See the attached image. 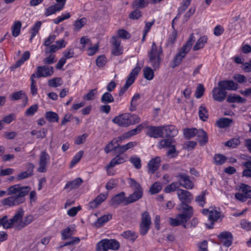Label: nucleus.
Masks as SVG:
<instances>
[{
    "label": "nucleus",
    "instance_id": "obj_1",
    "mask_svg": "<svg viewBox=\"0 0 251 251\" xmlns=\"http://www.w3.org/2000/svg\"><path fill=\"white\" fill-rule=\"evenodd\" d=\"M30 190L31 188L28 186H22L20 184L11 186L7 189V195L12 196L3 199L2 204L9 206L18 205L25 201V197Z\"/></svg>",
    "mask_w": 251,
    "mask_h": 251
},
{
    "label": "nucleus",
    "instance_id": "obj_2",
    "mask_svg": "<svg viewBox=\"0 0 251 251\" xmlns=\"http://www.w3.org/2000/svg\"><path fill=\"white\" fill-rule=\"evenodd\" d=\"M177 195L181 201L178 209L183 212L179 217L183 221H188L193 214V207L188 204L193 200V195L190 192L181 189H178Z\"/></svg>",
    "mask_w": 251,
    "mask_h": 251
},
{
    "label": "nucleus",
    "instance_id": "obj_3",
    "mask_svg": "<svg viewBox=\"0 0 251 251\" xmlns=\"http://www.w3.org/2000/svg\"><path fill=\"white\" fill-rule=\"evenodd\" d=\"M163 50L161 46H157L155 42H153L150 51L148 52L149 63L151 64L154 71L160 67L163 60Z\"/></svg>",
    "mask_w": 251,
    "mask_h": 251
},
{
    "label": "nucleus",
    "instance_id": "obj_4",
    "mask_svg": "<svg viewBox=\"0 0 251 251\" xmlns=\"http://www.w3.org/2000/svg\"><path fill=\"white\" fill-rule=\"evenodd\" d=\"M112 122L120 126L126 127L130 125L139 123L140 122V119L137 115L125 113L114 118Z\"/></svg>",
    "mask_w": 251,
    "mask_h": 251
},
{
    "label": "nucleus",
    "instance_id": "obj_5",
    "mask_svg": "<svg viewBox=\"0 0 251 251\" xmlns=\"http://www.w3.org/2000/svg\"><path fill=\"white\" fill-rule=\"evenodd\" d=\"M24 215L23 208H20L16 211L15 215L10 220L8 219L7 215L4 216L0 219V226H2L4 229H9L15 227V225L21 220Z\"/></svg>",
    "mask_w": 251,
    "mask_h": 251
},
{
    "label": "nucleus",
    "instance_id": "obj_6",
    "mask_svg": "<svg viewBox=\"0 0 251 251\" xmlns=\"http://www.w3.org/2000/svg\"><path fill=\"white\" fill-rule=\"evenodd\" d=\"M120 243L115 239H104L99 242L96 247V251H108V250H118Z\"/></svg>",
    "mask_w": 251,
    "mask_h": 251
},
{
    "label": "nucleus",
    "instance_id": "obj_7",
    "mask_svg": "<svg viewBox=\"0 0 251 251\" xmlns=\"http://www.w3.org/2000/svg\"><path fill=\"white\" fill-rule=\"evenodd\" d=\"M141 68L140 67L136 66L129 74L125 84L121 89L119 91V95L120 96H122L125 92L128 89V88L133 83L136 78V77L138 75V73L140 71Z\"/></svg>",
    "mask_w": 251,
    "mask_h": 251
},
{
    "label": "nucleus",
    "instance_id": "obj_8",
    "mask_svg": "<svg viewBox=\"0 0 251 251\" xmlns=\"http://www.w3.org/2000/svg\"><path fill=\"white\" fill-rule=\"evenodd\" d=\"M151 224V218L147 211L142 214L141 222L140 224V233L142 235H146L150 229Z\"/></svg>",
    "mask_w": 251,
    "mask_h": 251
},
{
    "label": "nucleus",
    "instance_id": "obj_9",
    "mask_svg": "<svg viewBox=\"0 0 251 251\" xmlns=\"http://www.w3.org/2000/svg\"><path fill=\"white\" fill-rule=\"evenodd\" d=\"M179 185L186 189H192L194 187L193 182L190 179L188 175L184 173H179L176 176Z\"/></svg>",
    "mask_w": 251,
    "mask_h": 251
},
{
    "label": "nucleus",
    "instance_id": "obj_10",
    "mask_svg": "<svg viewBox=\"0 0 251 251\" xmlns=\"http://www.w3.org/2000/svg\"><path fill=\"white\" fill-rule=\"evenodd\" d=\"M53 73L54 69L52 66L44 65L38 66L35 74L36 77H46L52 75Z\"/></svg>",
    "mask_w": 251,
    "mask_h": 251
},
{
    "label": "nucleus",
    "instance_id": "obj_11",
    "mask_svg": "<svg viewBox=\"0 0 251 251\" xmlns=\"http://www.w3.org/2000/svg\"><path fill=\"white\" fill-rule=\"evenodd\" d=\"M50 159V156L46 151L41 152L39 165L37 171L40 173H45L47 171L46 167Z\"/></svg>",
    "mask_w": 251,
    "mask_h": 251
},
{
    "label": "nucleus",
    "instance_id": "obj_12",
    "mask_svg": "<svg viewBox=\"0 0 251 251\" xmlns=\"http://www.w3.org/2000/svg\"><path fill=\"white\" fill-rule=\"evenodd\" d=\"M147 128L146 134L150 137L157 138L164 136L163 126H149Z\"/></svg>",
    "mask_w": 251,
    "mask_h": 251
},
{
    "label": "nucleus",
    "instance_id": "obj_13",
    "mask_svg": "<svg viewBox=\"0 0 251 251\" xmlns=\"http://www.w3.org/2000/svg\"><path fill=\"white\" fill-rule=\"evenodd\" d=\"M212 94L214 100L218 102H222L225 100L227 93L225 90H223L220 86H218L213 88Z\"/></svg>",
    "mask_w": 251,
    "mask_h": 251
},
{
    "label": "nucleus",
    "instance_id": "obj_14",
    "mask_svg": "<svg viewBox=\"0 0 251 251\" xmlns=\"http://www.w3.org/2000/svg\"><path fill=\"white\" fill-rule=\"evenodd\" d=\"M218 86H220L223 90H236L238 89V84L234 82L232 80H224L218 82Z\"/></svg>",
    "mask_w": 251,
    "mask_h": 251
},
{
    "label": "nucleus",
    "instance_id": "obj_15",
    "mask_svg": "<svg viewBox=\"0 0 251 251\" xmlns=\"http://www.w3.org/2000/svg\"><path fill=\"white\" fill-rule=\"evenodd\" d=\"M218 237L224 246L228 247L232 243V236L230 232L224 231L218 235Z\"/></svg>",
    "mask_w": 251,
    "mask_h": 251
},
{
    "label": "nucleus",
    "instance_id": "obj_16",
    "mask_svg": "<svg viewBox=\"0 0 251 251\" xmlns=\"http://www.w3.org/2000/svg\"><path fill=\"white\" fill-rule=\"evenodd\" d=\"M160 162V157L156 156L152 158L148 164V173L150 174H154L158 169Z\"/></svg>",
    "mask_w": 251,
    "mask_h": 251
},
{
    "label": "nucleus",
    "instance_id": "obj_17",
    "mask_svg": "<svg viewBox=\"0 0 251 251\" xmlns=\"http://www.w3.org/2000/svg\"><path fill=\"white\" fill-rule=\"evenodd\" d=\"M188 53L183 49H180L176 55L174 59L171 64V67L175 68L178 66L181 62L182 59L185 57L186 54Z\"/></svg>",
    "mask_w": 251,
    "mask_h": 251
},
{
    "label": "nucleus",
    "instance_id": "obj_18",
    "mask_svg": "<svg viewBox=\"0 0 251 251\" xmlns=\"http://www.w3.org/2000/svg\"><path fill=\"white\" fill-rule=\"evenodd\" d=\"M107 196V193H106L105 194H100L93 201L89 202V206L90 208L94 209L97 208L99 205H100L103 201H104L106 199Z\"/></svg>",
    "mask_w": 251,
    "mask_h": 251
},
{
    "label": "nucleus",
    "instance_id": "obj_19",
    "mask_svg": "<svg viewBox=\"0 0 251 251\" xmlns=\"http://www.w3.org/2000/svg\"><path fill=\"white\" fill-rule=\"evenodd\" d=\"M143 190H134L133 193L126 199V205L136 201L143 196Z\"/></svg>",
    "mask_w": 251,
    "mask_h": 251
},
{
    "label": "nucleus",
    "instance_id": "obj_20",
    "mask_svg": "<svg viewBox=\"0 0 251 251\" xmlns=\"http://www.w3.org/2000/svg\"><path fill=\"white\" fill-rule=\"evenodd\" d=\"M221 217V212L215 209L211 210L209 212V215L208 216V220L210 221V223L209 225H207L209 228H212L214 222L217 221Z\"/></svg>",
    "mask_w": 251,
    "mask_h": 251
},
{
    "label": "nucleus",
    "instance_id": "obj_21",
    "mask_svg": "<svg viewBox=\"0 0 251 251\" xmlns=\"http://www.w3.org/2000/svg\"><path fill=\"white\" fill-rule=\"evenodd\" d=\"M164 135L167 137H174L176 136L178 133L177 129L173 125L163 126Z\"/></svg>",
    "mask_w": 251,
    "mask_h": 251
},
{
    "label": "nucleus",
    "instance_id": "obj_22",
    "mask_svg": "<svg viewBox=\"0 0 251 251\" xmlns=\"http://www.w3.org/2000/svg\"><path fill=\"white\" fill-rule=\"evenodd\" d=\"M126 199L125 193L121 192L115 195L112 200L111 205L114 206H117L122 202H124L126 205Z\"/></svg>",
    "mask_w": 251,
    "mask_h": 251
},
{
    "label": "nucleus",
    "instance_id": "obj_23",
    "mask_svg": "<svg viewBox=\"0 0 251 251\" xmlns=\"http://www.w3.org/2000/svg\"><path fill=\"white\" fill-rule=\"evenodd\" d=\"M22 219L15 226V227L18 230L21 229L22 228L31 223L33 220V218L31 215H28L25 218L24 221H23Z\"/></svg>",
    "mask_w": 251,
    "mask_h": 251
},
{
    "label": "nucleus",
    "instance_id": "obj_24",
    "mask_svg": "<svg viewBox=\"0 0 251 251\" xmlns=\"http://www.w3.org/2000/svg\"><path fill=\"white\" fill-rule=\"evenodd\" d=\"M75 229L74 226H70L63 229L61 231L62 239L64 240L71 238L72 235L74 234Z\"/></svg>",
    "mask_w": 251,
    "mask_h": 251
},
{
    "label": "nucleus",
    "instance_id": "obj_25",
    "mask_svg": "<svg viewBox=\"0 0 251 251\" xmlns=\"http://www.w3.org/2000/svg\"><path fill=\"white\" fill-rule=\"evenodd\" d=\"M146 126L145 123H142L137 126L135 128L131 129L129 131L125 133L123 135V137L124 138H128L131 136L135 135L138 134Z\"/></svg>",
    "mask_w": 251,
    "mask_h": 251
},
{
    "label": "nucleus",
    "instance_id": "obj_26",
    "mask_svg": "<svg viewBox=\"0 0 251 251\" xmlns=\"http://www.w3.org/2000/svg\"><path fill=\"white\" fill-rule=\"evenodd\" d=\"M118 140L114 138L104 148V151L106 153H108L112 151H115L117 153V149L118 148Z\"/></svg>",
    "mask_w": 251,
    "mask_h": 251
},
{
    "label": "nucleus",
    "instance_id": "obj_27",
    "mask_svg": "<svg viewBox=\"0 0 251 251\" xmlns=\"http://www.w3.org/2000/svg\"><path fill=\"white\" fill-rule=\"evenodd\" d=\"M83 180L80 178H77L72 181L68 182L65 187V189H69L70 190L73 189L77 188L82 183Z\"/></svg>",
    "mask_w": 251,
    "mask_h": 251
},
{
    "label": "nucleus",
    "instance_id": "obj_28",
    "mask_svg": "<svg viewBox=\"0 0 251 251\" xmlns=\"http://www.w3.org/2000/svg\"><path fill=\"white\" fill-rule=\"evenodd\" d=\"M197 136L200 144L201 146L205 145L208 142V136L205 131L202 129H199L198 132Z\"/></svg>",
    "mask_w": 251,
    "mask_h": 251
},
{
    "label": "nucleus",
    "instance_id": "obj_29",
    "mask_svg": "<svg viewBox=\"0 0 251 251\" xmlns=\"http://www.w3.org/2000/svg\"><path fill=\"white\" fill-rule=\"evenodd\" d=\"M232 122V119L222 118L216 122V125L220 128H225L229 126Z\"/></svg>",
    "mask_w": 251,
    "mask_h": 251
},
{
    "label": "nucleus",
    "instance_id": "obj_30",
    "mask_svg": "<svg viewBox=\"0 0 251 251\" xmlns=\"http://www.w3.org/2000/svg\"><path fill=\"white\" fill-rule=\"evenodd\" d=\"M63 9V5L59 6L57 4L51 5L46 9L45 15L49 16L55 13L56 11H59Z\"/></svg>",
    "mask_w": 251,
    "mask_h": 251
},
{
    "label": "nucleus",
    "instance_id": "obj_31",
    "mask_svg": "<svg viewBox=\"0 0 251 251\" xmlns=\"http://www.w3.org/2000/svg\"><path fill=\"white\" fill-rule=\"evenodd\" d=\"M199 115L201 120L206 121L208 117V113L207 108L204 104H201L199 110Z\"/></svg>",
    "mask_w": 251,
    "mask_h": 251
},
{
    "label": "nucleus",
    "instance_id": "obj_32",
    "mask_svg": "<svg viewBox=\"0 0 251 251\" xmlns=\"http://www.w3.org/2000/svg\"><path fill=\"white\" fill-rule=\"evenodd\" d=\"M46 119L50 123L58 122L59 120L58 115L54 112L48 111L45 115Z\"/></svg>",
    "mask_w": 251,
    "mask_h": 251
},
{
    "label": "nucleus",
    "instance_id": "obj_33",
    "mask_svg": "<svg viewBox=\"0 0 251 251\" xmlns=\"http://www.w3.org/2000/svg\"><path fill=\"white\" fill-rule=\"evenodd\" d=\"M101 102L104 104H108L114 101V98L111 93L108 92H105L100 99Z\"/></svg>",
    "mask_w": 251,
    "mask_h": 251
},
{
    "label": "nucleus",
    "instance_id": "obj_34",
    "mask_svg": "<svg viewBox=\"0 0 251 251\" xmlns=\"http://www.w3.org/2000/svg\"><path fill=\"white\" fill-rule=\"evenodd\" d=\"M207 41V37L206 36L201 37L196 42L193 47V50L196 51L203 48L204 45Z\"/></svg>",
    "mask_w": 251,
    "mask_h": 251
},
{
    "label": "nucleus",
    "instance_id": "obj_35",
    "mask_svg": "<svg viewBox=\"0 0 251 251\" xmlns=\"http://www.w3.org/2000/svg\"><path fill=\"white\" fill-rule=\"evenodd\" d=\"M121 235L124 238L133 242L138 237L137 234L134 231H132L131 230L126 231L124 232Z\"/></svg>",
    "mask_w": 251,
    "mask_h": 251
},
{
    "label": "nucleus",
    "instance_id": "obj_36",
    "mask_svg": "<svg viewBox=\"0 0 251 251\" xmlns=\"http://www.w3.org/2000/svg\"><path fill=\"white\" fill-rule=\"evenodd\" d=\"M22 23L20 21H16L12 26V34L14 37H17L20 33Z\"/></svg>",
    "mask_w": 251,
    "mask_h": 251
},
{
    "label": "nucleus",
    "instance_id": "obj_37",
    "mask_svg": "<svg viewBox=\"0 0 251 251\" xmlns=\"http://www.w3.org/2000/svg\"><path fill=\"white\" fill-rule=\"evenodd\" d=\"M243 165L246 167L242 172V176L248 177H251V161L243 163Z\"/></svg>",
    "mask_w": 251,
    "mask_h": 251
},
{
    "label": "nucleus",
    "instance_id": "obj_38",
    "mask_svg": "<svg viewBox=\"0 0 251 251\" xmlns=\"http://www.w3.org/2000/svg\"><path fill=\"white\" fill-rule=\"evenodd\" d=\"M140 97L139 94H136L132 98L129 108L130 111H134L136 109V106L138 104V100L140 99Z\"/></svg>",
    "mask_w": 251,
    "mask_h": 251
},
{
    "label": "nucleus",
    "instance_id": "obj_39",
    "mask_svg": "<svg viewBox=\"0 0 251 251\" xmlns=\"http://www.w3.org/2000/svg\"><path fill=\"white\" fill-rule=\"evenodd\" d=\"M149 3L148 0H134L132 5L136 8H144L148 5Z\"/></svg>",
    "mask_w": 251,
    "mask_h": 251
},
{
    "label": "nucleus",
    "instance_id": "obj_40",
    "mask_svg": "<svg viewBox=\"0 0 251 251\" xmlns=\"http://www.w3.org/2000/svg\"><path fill=\"white\" fill-rule=\"evenodd\" d=\"M227 101L229 103H233V102H240V103H245L246 101V99L242 98L240 96L238 95H229L227 99Z\"/></svg>",
    "mask_w": 251,
    "mask_h": 251
},
{
    "label": "nucleus",
    "instance_id": "obj_41",
    "mask_svg": "<svg viewBox=\"0 0 251 251\" xmlns=\"http://www.w3.org/2000/svg\"><path fill=\"white\" fill-rule=\"evenodd\" d=\"M153 70L150 67H145L143 70L144 77L149 80H152L154 77Z\"/></svg>",
    "mask_w": 251,
    "mask_h": 251
},
{
    "label": "nucleus",
    "instance_id": "obj_42",
    "mask_svg": "<svg viewBox=\"0 0 251 251\" xmlns=\"http://www.w3.org/2000/svg\"><path fill=\"white\" fill-rule=\"evenodd\" d=\"M240 190L246 197L251 199V188L250 186L242 183L240 186Z\"/></svg>",
    "mask_w": 251,
    "mask_h": 251
},
{
    "label": "nucleus",
    "instance_id": "obj_43",
    "mask_svg": "<svg viewBox=\"0 0 251 251\" xmlns=\"http://www.w3.org/2000/svg\"><path fill=\"white\" fill-rule=\"evenodd\" d=\"M198 130L196 128L184 129L183 134L187 139H190L197 135Z\"/></svg>",
    "mask_w": 251,
    "mask_h": 251
},
{
    "label": "nucleus",
    "instance_id": "obj_44",
    "mask_svg": "<svg viewBox=\"0 0 251 251\" xmlns=\"http://www.w3.org/2000/svg\"><path fill=\"white\" fill-rule=\"evenodd\" d=\"M129 161L136 169H140L141 168V160L139 157L133 155L130 157Z\"/></svg>",
    "mask_w": 251,
    "mask_h": 251
},
{
    "label": "nucleus",
    "instance_id": "obj_45",
    "mask_svg": "<svg viewBox=\"0 0 251 251\" xmlns=\"http://www.w3.org/2000/svg\"><path fill=\"white\" fill-rule=\"evenodd\" d=\"M30 57V53L28 51H25L22 55L21 58L16 62L14 65L15 68L19 67L22 64H23L25 61H26L29 59Z\"/></svg>",
    "mask_w": 251,
    "mask_h": 251
},
{
    "label": "nucleus",
    "instance_id": "obj_46",
    "mask_svg": "<svg viewBox=\"0 0 251 251\" xmlns=\"http://www.w3.org/2000/svg\"><path fill=\"white\" fill-rule=\"evenodd\" d=\"M125 159L122 156L118 155L113 158L109 164V167H114L115 165L124 163Z\"/></svg>",
    "mask_w": 251,
    "mask_h": 251
},
{
    "label": "nucleus",
    "instance_id": "obj_47",
    "mask_svg": "<svg viewBox=\"0 0 251 251\" xmlns=\"http://www.w3.org/2000/svg\"><path fill=\"white\" fill-rule=\"evenodd\" d=\"M195 201L201 207H203L205 203V191H202L196 197Z\"/></svg>",
    "mask_w": 251,
    "mask_h": 251
},
{
    "label": "nucleus",
    "instance_id": "obj_48",
    "mask_svg": "<svg viewBox=\"0 0 251 251\" xmlns=\"http://www.w3.org/2000/svg\"><path fill=\"white\" fill-rule=\"evenodd\" d=\"M227 158L221 154H215L214 157V163L216 165H221L224 164Z\"/></svg>",
    "mask_w": 251,
    "mask_h": 251
},
{
    "label": "nucleus",
    "instance_id": "obj_49",
    "mask_svg": "<svg viewBox=\"0 0 251 251\" xmlns=\"http://www.w3.org/2000/svg\"><path fill=\"white\" fill-rule=\"evenodd\" d=\"M162 189L161 183L155 182L151 187L150 192L151 194H155L159 193Z\"/></svg>",
    "mask_w": 251,
    "mask_h": 251
},
{
    "label": "nucleus",
    "instance_id": "obj_50",
    "mask_svg": "<svg viewBox=\"0 0 251 251\" xmlns=\"http://www.w3.org/2000/svg\"><path fill=\"white\" fill-rule=\"evenodd\" d=\"M87 20L85 18H82L75 21L74 24L75 29L78 30L81 29L87 23Z\"/></svg>",
    "mask_w": 251,
    "mask_h": 251
},
{
    "label": "nucleus",
    "instance_id": "obj_51",
    "mask_svg": "<svg viewBox=\"0 0 251 251\" xmlns=\"http://www.w3.org/2000/svg\"><path fill=\"white\" fill-rule=\"evenodd\" d=\"M181 214H180L177 216V219H174L172 218H170L169 219V222L171 226H177L180 225L181 224H184L188 221H183V219H182L179 217V216Z\"/></svg>",
    "mask_w": 251,
    "mask_h": 251
},
{
    "label": "nucleus",
    "instance_id": "obj_52",
    "mask_svg": "<svg viewBox=\"0 0 251 251\" xmlns=\"http://www.w3.org/2000/svg\"><path fill=\"white\" fill-rule=\"evenodd\" d=\"M36 77V75L33 74L30 77L31 84H30V92L33 96H34L37 94V88L35 84L36 81L34 78Z\"/></svg>",
    "mask_w": 251,
    "mask_h": 251
},
{
    "label": "nucleus",
    "instance_id": "obj_53",
    "mask_svg": "<svg viewBox=\"0 0 251 251\" xmlns=\"http://www.w3.org/2000/svg\"><path fill=\"white\" fill-rule=\"evenodd\" d=\"M83 153L84 151H80L75 154V155L73 157L72 160L70 163V168L73 167L76 164H77L80 161L82 156L83 155Z\"/></svg>",
    "mask_w": 251,
    "mask_h": 251
},
{
    "label": "nucleus",
    "instance_id": "obj_54",
    "mask_svg": "<svg viewBox=\"0 0 251 251\" xmlns=\"http://www.w3.org/2000/svg\"><path fill=\"white\" fill-rule=\"evenodd\" d=\"M128 182L130 187L134 190H143L140 184L133 178H129Z\"/></svg>",
    "mask_w": 251,
    "mask_h": 251
},
{
    "label": "nucleus",
    "instance_id": "obj_55",
    "mask_svg": "<svg viewBox=\"0 0 251 251\" xmlns=\"http://www.w3.org/2000/svg\"><path fill=\"white\" fill-rule=\"evenodd\" d=\"M173 141L174 140L172 138L161 140L159 143V148H170L172 146Z\"/></svg>",
    "mask_w": 251,
    "mask_h": 251
},
{
    "label": "nucleus",
    "instance_id": "obj_56",
    "mask_svg": "<svg viewBox=\"0 0 251 251\" xmlns=\"http://www.w3.org/2000/svg\"><path fill=\"white\" fill-rule=\"evenodd\" d=\"M193 35H194L193 33L191 34L188 41L181 48V49H183L184 50H185V51H186L188 52L189 51L192 45L194 43L195 40Z\"/></svg>",
    "mask_w": 251,
    "mask_h": 251
},
{
    "label": "nucleus",
    "instance_id": "obj_57",
    "mask_svg": "<svg viewBox=\"0 0 251 251\" xmlns=\"http://www.w3.org/2000/svg\"><path fill=\"white\" fill-rule=\"evenodd\" d=\"M61 78L60 77H55L48 81V85L50 87H57L61 85Z\"/></svg>",
    "mask_w": 251,
    "mask_h": 251
},
{
    "label": "nucleus",
    "instance_id": "obj_58",
    "mask_svg": "<svg viewBox=\"0 0 251 251\" xmlns=\"http://www.w3.org/2000/svg\"><path fill=\"white\" fill-rule=\"evenodd\" d=\"M179 187V185H178L177 183L176 182H173L171 184L167 185L165 188H164V192L165 193H170L172 192H174L176 191L177 189H178Z\"/></svg>",
    "mask_w": 251,
    "mask_h": 251
},
{
    "label": "nucleus",
    "instance_id": "obj_59",
    "mask_svg": "<svg viewBox=\"0 0 251 251\" xmlns=\"http://www.w3.org/2000/svg\"><path fill=\"white\" fill-rule=\"evenodd\" d=\"M240 143V141L237 138H233L225 143L226 146H227L232 148H236Z\"/></svg>",
    "mask_w": 251,
    "mask_h": 251
},
{
    "label": "nucleus",
    "instance_id": "obj_60",
    "mask_svg": "<svg viewBox=\"0 0 251 251\" xmlns=\"http://www.w3.org/2000/svg\"><path fill=\"white\" fill-rule=\"evenodd\" d=\"M111 218L112 215L110 214L103 215L98 219L97 221V224L99 225L100 226H101L105 223L108 222Z\"/></svg>",
    "mask_w": 251,
    "mask_h": 251
},
{
    "label": "nucleus",
    "instance_id": "obj_61",
    "mask_svg": "<svg viewBox=\"0 0 251 251\" xmlns=\"http://www.w3.org/2000/svg\"><path fill=\"white\" fill-rule=\"evenodd\" d=\"M204 90L205 89L203 86L201 84H199L198 85L195 92V97L198 99L201 98L203 96Z\"/></svg>",
    "mask_w": 251,
    "mask_h": 251
},
{
    "label": "nucleus",
    "instance_id": "obj_62",
    "mask_svg": "<svg viewBox=\"0 0 251 251\" xmlns=\"http://www.w3.org/2000/svg\"><path fill=\"white\" fill-rule=\"evenodd\" d=\"M38 108V106L37 104L33 105L26 110L25 115L27 116H32L35 112H37Z\"/></svg>",
    "mask_w": 251,
    "mask_h": 251
},
{
    "label": "nucleus",
    "instance_id": "obj_63",
    "mask_svg": "<svg viewBox=\"0 0 251 251\" xmlns=\"http://www.w3.org/2000/svg\"><path fill=\"white\" fill-rule=\"evenodd\" d=\"M117 32L119 36L121 38L128 39L131 37L130 33L123 29H119Z\"/></svg>",
    "mask_w": 251,
    "mask_h": 251
},
{
    "label": "nucleus",
    "instance_id": "obj_64",
    "mask_svg": "<svg viewBox=\"0 0 251 251\" xmlns=\"http://www.w3.org/2000/svg\"><path fill=\"white\" fill-rule=\"evenodd\" d=\"M142 16L141 12L137 8L133 11L129 15V17L131 19L136 20Z\"/></svg>",
    "mask_w": 251,
    "mask_h": 251
}]
</instances>
